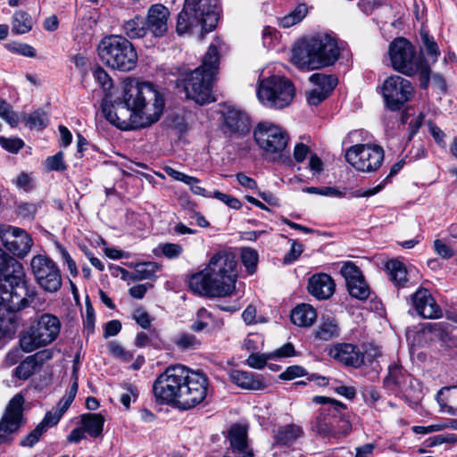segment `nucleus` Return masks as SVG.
Segmentation results:
<instances>
[{"instance_id": "nucleus-1", "label": "nucleus", "mask_w": 457, "mask_h": 457, "mask_svg": "<svg viewBox=\"0 0 457 457\" xmlns=\"http://www.w3.org/2000/svg\"><path fill=\"white\" fill-rule=\"evenodd\" d=\"M164 105V96L158 86L130 80L124 86L122 101H116L112 104L104 99L101 107L110 123L128 129L155 123L162 114Z\"/></svg>"}, {"instance_id": "nucleus-2", "label": "nucleus", "mask_w": 457, "mask_h": 457, "mask_svg": "<svg viewBox=\"0 0 457 457\" xmlns=\"http://www.w3.org/2000/svg\"><path fill=\"white\" fill-rule=\"evenodd\" d=\"M24 278L22 264L0 249V339L14 332L16 312L34 297Z\"/></svg>"}, {"instance_id": "nucleus-3", "label": "nucleus", "mask_w": 457, "mask_h": 457, "mask_svg": "<svg viewBox=\"0 0 457 457\" xmlns=\"http://www.w3.org/2000/svg\"><path fill=\"white\" fill-rule=\"evenodd\" d=\"M237 278L236 254L229 250H220L212 256L204 270L191 276L189 287L201 295L225 297L235 291Z\"/></svg>"}, {"instance_id": "nucleus-4", "label": "nucleus", "mask_w": 457, "mask_h": 457, "mask_svg": "<svg viewBox=\"0 0 457 457\" xmlns=\"http://www.w3.org/2000/svg\"><path fill=\"white\" fill-rule=\"evenodd\" d=\"M220 54L215 45L208 47L202 65L185 73L177 80V87H182L187 99L203 105L215 101L212 94L214 76L218 72Z\"/></svg>"}, {"instance_id": "nucleus-5", "label": "nucleus", "mask_w": 457, "mask_h": 457, "mask_svg": "<svg viewBox=\"0 0 457 457\" xmlns=\"http://www.w3.org/2000/svg\"><path fill=\"white\" fill-rule=\"evenodd\" d=\"M340 50L336 38L328 34L318 35L294 48L292 60L301 69L316 70L335 64Z\"/></svg>"}, {"instance_id": "nucleus-6", "label": "nucleus", "mask_w": 457, "mask_h": 457, "mask_svg": "<svg viewBox=\"0 0 457 457\" xmlns=\"http://www.w3.org/2000/svg\"><path fill=\"white\" fill-rule=\"evenodd\" d=\"M219 15L212 0H185L178 14L176 31L179 35L190 33L201 27V32L208 33L217 26Z\"/></svg>"}, {"instance_id": "nucleus-7", "label": "nucleus", "mask_w": 457, "mask_h": 457, "mask_svg": "<svg viewBox=\"0 0 457 457\" xmlns=\"http://www.w3.org/2000/svg\"><path fill=\"white\" fill-rule=\"evenodd\" d=\"M97 52L104 65L120 71H132L137 62V54L131 42L119 35L104 37L98 44Z\"/></svg>"}, {"instance_id": "nucleus-8", "label": "nucleus", "mask_w": 457, "mask_h": 457, "mask_svg": "<svg viewBox=\"0 0 457 457\" xmlns=\"http://www.w3.org/2000/svg\"><path fill=\"white\" fill-rule=\"evenodd\" d=\"M191 370L183 365L168 367L163 373L158 376L153 385V392L156 401L160 403L175 405L176 399H186L189 402L190 394L197 395V390L185 391L181 393V385L190 378Z\"/></svg>"}, {"instance_id": "nucleus-9", "label": "nucleus", "mask_w": 457, "mask_h": 457, "mask_svg": "<svg viewBox=\"0 0 457 457\" xmlns=\"http://www.w3.org/2000/svg\"><path fill=\"white\" fill-rule=\"evenodd\" d=\"M61 330L59 319L52 314H42L39 319L21 336L20 345L26 353L54 342Z\"/></svg>"}, {"instance_id": "nucleus-10", "label": "nucleus", "mask_w": 457, "mask_h": 457, "mask_svg": "<svg viewBox=\"0 0 457 457\" xmlns=\"http://www.w3.org/2000/svg\"><path fill=\"white\" fill-rule=\"evenodd\" d=\"M295 96L294 84L288 79L280 76L263 79L257 89L258 99L270 108H285L292 103Z\"/></svg>"}, {"instance_id": "nucleus-11", "label": "nucleus", "mask_w": 457, "mask_h": 457, "mask_svg": "<svg viewBox=\"0 0 457 457\" xmlns=\"http://www.w3.org/2000/svg\"><path fill=\"white\" fill-rule=\"evenodd\" d=\"M385 151L378 145L357 144L345 153V160L353 168L361 172L378 170L384 161Z\"/></svg>"}, {"instance_id": "nucleus-12", "label": "nucleus", "mask_w": 457, "mask_h": 457, "mask_svg": "<svg viewBox=\"0 0 457 457\" xmlns=\"http://www.w3.org/2000/svg\"><path fill=\"white\" fill-rule=\"evenodd\" d=\"M389 56L393 68L407 76L420 70H427L420 58L416 57L413 46L406 38L398 37L389 45Z\"/></svg>"}, {"instance_id": "nucleus-13", "label": "nucleus", "mask_w": 457, "mask_h": 457, "mask_svg": "<svg viewBox=\"0 0 457 457\" xmlns=\"http://www.w3.org/2000/svg\"><path fill=\"white\" fill-rule=\"evenodd\" d=\"M30 269L36 282L46 292L54 293L62 287L61 271L46 255H35L30 261Z\"/></svg>"}, {"instance_id": "nucleus-14", "label": "nucleus", "mask_w": 457, "mask_h": 457, "mask_svg": "<svg viewBox=\"0 0 457 457\" xmlns=\"http://www.w3.org/2000/svg\"><path fill=\"white\" fill-rule=\"evenodd\" d=\"M24 396L16 394L8 403L0 420V445L11 443L12 435L26 422L23 415Z\"/></svg>"}, {"instance_id": "nucleus-15", "label": "nucleus", "mask_w": 457, "mask_h": 457, "mask_svg": "<svg viewBox=\"0 0 457 457\" xmlns=\"http://www.w3.org/2000/svg\"><path fill=\"white\" fill-rule=\"evenodd\" d=\"M414 92L411 83L398 75L388 77L382 85V95L386 105L391 111L400 110L411 100Z\"/></svg>"}, {"instance_id": "nucleus-16", "label": "nucleus", "mask_w": 457, "mask_h": 457, "mask_svg": "<svg viewBox=\"0 0 457 457\" xmlns=\"http://www.w3.org/2000/svg\"><path fill=\"white\" fill-rule=\"evenodd\" d=\"M253 138L260 148L272 154L284 151L288 142V135L282 128L267 121L256 126Z\"/></svg>"}, {"instance_id": "nucleus-17", "label": "nucleus", "mask_w": 457, "mask_h": 457, "mask_svg": "<svg viewBox=\"0 0 457 457\" xmlns=\"http://www.w3.org/2000/svg\"><path fill=\"white\" fill-rule=\"evenodd\" d=\"M0 241L8 252L19 258L26 256L33 245L29 233L10 225L0 226Z\"/></svg>"}, {"instance_id": "nucleus-18", "label": "nucleus", "mask_w": 457, "mask_h": 457, "mask_svg": "<svg viewBox=\"0 0 457 457\" xmlns=\"http://www.w3.org/2000/svg\"><path fill=\"white\" fill-rule=\"evenodd\" d=\"M190 378L187 379V381H184L183 385H181V393H185V391L194 390L198 391V395L190 394L189 402H187L186 399L182 400L180 397L176 399L175 406L180 410H190L198 404L202 403L207 397L209 393V379L207 376L200 371L191 370V374H189Z\"/></svg>"}, {"instance_id": "nucleus-19", "label": "nucleus", "mask_w": 457, "mask_h": 457, "mask_svg": "<svg viewBox=\"0 0 457 457\" xmlns=\"http://www.w3.org/2000/svg\"><path fill=\"white\" fill-rule=\"evenodd\" d=\"M222 129L228 137H244L251 130L250 117L242 110L228 107L223 114Z\"/></svg>"}, {"instance_id": "nucleus-20", "label": "nucleus", "mask_w": 457, "mask_h": 457, "mask_svg": "<svg viewBox=\"0 0 457 457\" xmlns=\"http://www.w3.org/2000/svg\"><path fill=\"white\" fill-rule=\"evenodd\" d=\"M413 306L417 313L424 319H439L442 311L428 290L419 289L412 296Z\"/></svg>"}, {"instance_id": "nucleus-21", "label": "nucleus", "mask_w": 457, "mask_h": 457, "mask_svg": "<svg viewBox=\"0 0 457 457\" xmlns=\"http://www.w3.org/2000/svg\"><path fill=\"white\" fill-rule=\"evenodd\" d=\"M170 12L163 4L152 5L145 19L147 30L156 37H162L168 29V19Z\"/></svg>"}, {"instance_id": "nucleus-22", "label": "nucleus", "mask_w": 457, "mask_h": 457, "mask_svg": "<svg viewBox=\"0 0 457 457\" xmlns=\"http://www.w3.org/2000/svg\"><path fill=\"white\" fill-rule=\"evenodd\" d=\"M77 379L72 383L69 392L58 403L57 407L46 413L43 420L38 424L43 426V429L46 431L47 428L55 426L61 420L62 416L70 408L71 404L75 399L78 392Z\"/></svg>"}, {"instance_id": "nucleus-23", "label": "nucleus", "mask_w": 457, "mask_h": 457, "mask_svg": "<svg viewBox=\"0 0 457 457\" xmlns=\"http://www.w3.org/2000/svg\"><path fill=\"white\" fill-rule=\"evenodd\" d=\"M329 354L334 359L347 366L358 368L364 362V354L358 346L343 343L337 344L330 349Z\"/></svg>"}, {"instance_id": "nucleus-24", "label": "nucleus", "mask_w": 457, "mask_h": 457, "mask_svg": "<svg viewBox=\"0 0 457 457\" xmlns=\"http://www.w3.org/2000/svg\"><path fill=\"white\" fill-rule=\"evenodd\" d=\"M228 374L230 381L242 389L258 391L266 387L262 375L239 370H231Z\"/></svg>"}, {"instance_id": "nucleus-25", "label": "nucleus", "mask_w": 457, "mask_h": 457, "mask_svg": "<svg viewBox=\"0 0 457 457\" xmlns=\"http://www.w3.org/2000/svg\"><path fill=\"white\" fill-rule=\"evenodd\" d=\"M316 429L324 437L336 438L342 435H347L351 431V424L343 417H334L328 420L318 419Z\"/></svg>"}, {"instance_id": "nucleus-26", "label": "nucleus", "mask_w": 457, "mask_h": 457, "mask_svg": "<svg viewBox=\"0 0 457 457\" xmlns=\"http://www.w3.org/2000/svg\"><path fill=\"white\" fill-rule=\"evenodd\" d=\"M335 282L326 273L312 276L308 281L309 293L319 300L328 299L335 292Z\"/></svg>"}, {"instance_id": "nucleus-27", "label": "nucleus", "mask_w": 457, "mask_h": 457, "mask_svg": "<svg viewBox=\"0 0 457 457\" xmlns=\"http://www.w3.org/2000/svg\"><path fill=\"white\" fill-rule=\"evenodd\" d=\"M52 358L51 352L47 350L37 352L28 356L15 369V375L20 379H27L40 369L43 363Z\"/></svg>"}, {"instance_id": "nucleus-28", "label": "nucleus", "mask_w": 457, "mask_h": 457, "mask_svg": "<svg viewBox=\"0 0 457 457\" xmlns=\"http://www.w3.org/2000/svg\"><path fill=\"white\" fill-rule=\"evenodd\" d=\"M302 427L296 424H287L279 427L274 435L275 443L278 445L290 446L303 436Z\"/></svg>"}, {"instance_id": "nucleus-29", "label": "nucleus", "mask_w": 457, "mask_h": 457, "mask_svg": "<svg viewBox=\"0 0 457 457\" xmlns=\"http://www.w3.org/2000/svg\"><path fill=\"white\" fill-rule=\"evenodd\" d=\"M230 447L234 453L241 454L251 449L247 442V428L242 425H233L228 431Z\"/></svg>"}, {"instance_id": "nucleus-30", "label": "nucleus", "mask_w": 457, "mask_h": 457, "mask_svg": "<svg viewBox=\"0 0 457 457\" xmlns=\"http://www.w3.org/2000/svg\"><path fill=\"white\" fill-rule=\"evenodd\" d=\"M316 310L310 304L302 303L295 307L291 312V320L299 327H310L316 320Z\"/></svg>"}, {"instance_id": "nucleus-31", "label": "nucleus", "mask_w": 457, "mask_h": 457, "mask_svg": "<svg viewBox=\"0 0 457 457\" xmlns=\"http://www.w3.org/2000/svg\"><path fill=\"white\" fill-rule=\"evenodd\" d=\"M437 402L442 411L457 416V386L442 388L437 394Z\"/></svg>"}, {"instance_id": "nucleus-32", "label": "nucleus", "mask_w": 457, "mask_h": 457, "mask_svg": "<svg viewBox=\"0 0 457 457\" xmlns=\"http://www.w3.org/2000/svg\"><path fill=\"white\" fill-rule=\"evenodd\" d=\"M81 425L86 433L92 437H98L102 435L104 418L101 413H85L81 415Z\"/></svg>"}, {"instance_id": "nucleus-33", "label": "nucleus", "mask_w": 457, "mask_h": 457, "mask_svg": "<svg viewBox=\"0 0 457 457\" xmlns=\"http://www.w3.org/2000/svg\"><path fill=\"white\" fill-rule=\"evenodd\" d=\"M145 26V19L137 15L126 21L122 25V29L128 37L134 39L144 37L147 34L148 30Z\"/></svg>"}, {"instance_id": "nucleus-34", "label": "nucleus", "mask_w": 457, "mask_h": 457, "mask_svg": "<svg viewBox=\"0 0 457 457\" xmlns=\"http://www.w3.org/2000/svg\"><path fill=\"white\" fill-rule=\"evenodd\" d=\"M386 269L388 271L390 280L398 287H403L408 282L407 270L404 264L397 260L386 262Z\"/></svg>"}, {"instance_id": "nucleus-35", "label": "nucleus", "mask_w": 457, "mask_h": 457, "mask_svg": "<svg viewBox=\"0 0 457 457\" xmlns=\"http://www.w3.org/2000/svg\"><path fill=\"white\" fill-rule=\"evenodd\" d=\"M309 80L316 88L322 89V92L328 96L334 90L338 82L337 78L334 75L324 73H314L310 77Z\"/></svg>"}, {"instance_id": "nucleus-36", "label": "nucleus", "mask_w": 457, "mask_h": 457, "mask_svg": "<svg viewBox=\"0 0 457 457\" xmlns=\"http://www.w3.org/2000/svg\"><path fill=\"white\" fill-rule=\"evenodd\" d=\"M159 268V265L154 262L137 263L130 278L133 280L150 279L154 277Z\"/></svg>"}, {"instance_id": "nucleus-37", "label": "nucleus", "mask_w": 457, "mask_h": 457, "mask_svg": "<svg viewBox=\"0 0 457 457\" xmlns=\"http://www.w3.org/2000/svg\"><path fill=\"white\" fill-rule=\"evenodd\" d=\"M403 161L395 162L391 167L389 174L378 186L364 191L359 190L356 194V196L370 197L378 194L389 182L390 179L400 171V170L403 167Z\"/></svg>"}, {"instance_id": "nucleus-38", "label": "nucleus", "mask_w": 457, "mask_h": 457, "mask_svg": "<svg viewBox=\"0 0 457 457\" xmlns=\"http://www.w3.org/2000/svg\"><path fill=\"white\" fill-rule=\"evenodd\" d=\"M174 345L180 350H195L198 349L202 341L195 335L188 332H182L173 339Z\"/></svg>"}, {"instance_id": "nucleus-39", "label": "nucleus", "mask_w": 457, "mask_h": 457, "mask_svg": "<svg viewBox=\"0 0 457 457\" xmlns=\"http://www.w3.org/2000/svg\"><path fill=\"white\" fill-rule=\"evenodd\" d=\"M339 336V328L335 320H328L320 323L316 330V337L320 340H330Z\"/></svg>"}, {"instance_id": "nucleus-40", "label": "nucleus", "mask_w": 457, "mask_h": 457, "mask_svg": "<svg viewBox=\"0 0 457 457\" xmlns=\"http://www.w3.org/2000/svg\"><path fill=\"white\" fill-rule=\"evenodd\" d=\"M32 28V20L30 16L21 11L14 13L12 18V31L17 34L29 32Z\"/></svg>"}, {"instance_id": "nucleus-41", "label": "nucleus", "mask_w": 457, "mask_h": 457, "mask_svg": "<svg viewBox=\"0 0 457 457\" xmlns=\"http://www.w3.org/2000/svg\"><path fill=\"white\" fill-rule=\"evenodd\" d=\"M347 286L349 294L359 300H366L370 295V287L366 284L363 276L359 279L350 282Z\"/></svg>"}, {"instance_id": "nucleus-42", "label": "nucleus", "mask_w": 457, "mask_h": 457, "mask_svg": "<svg viewBox=\"0 0 457 457\" xmlns=\"http://www.w3.org/2000/svg\"><path fill=\"white\" fill-rule=\"evenodd\" d=\"M405 371L401 366L390 365L388 368V375L385 378V384L387 386H401L405 382Z\"/></svg>"}, {"instance_id": "nucleus-43", "label": "nucleus", "mask_w": 457, "mask_h": 457, "mask_svg": "<svg viewBox=\"0 0 457 457\" xmlns=\"http://www.w3.org/2000/svg\"><path fill=\"white\" fill-rule=\"evenodd\" d=\"M241 261L249 274L255 272L258 263V253L252 248H244L241 252Z\"/></svg>"}, {"instance_id": "nucleus-44", "label": "nucleus", "mask_w": 457, "mask_h": 457, "mask_svg": "<svg viewBox=\"0 0 457 457\" xmlns=\"http://www.w3.org/2000/svg\"><path fill=\"white\" fill-rule=\"evenodd\" d=\"M47 123V115L42 110L33 112L26 119V124L30 129H43L46 127Z\"/></svg>"}, {"instance_id": "nucleus-45", "label": "nucleus", "mask_w": 457, "mask_h": 457, "mask_svg": "<svg viewBox=\"0 0 457 457\" xmlns=\"http://www.w3.org/2000/svg\"><path fill=\"white\" fill-rule=\"evenodd\" d=\"M307 5L304 4H299L294 12H292L289 15L285 16L281 23L283 27H291L298 22H300L307 13Z\"/></svg>"}, {"instance_id": "nucleus-46", "label": "nucleus", "mask_w": 457, "mask_h": 457, "mask_svg": "<svg viewBox=\"0 0 457 457\" xmlns=\"http://www.w3.org/2000/svg\"><path fill=\"white\" fill-rule=\"evenodd\" d=\"M209 320H212V314L205 308L199 309L196 313V320L191 325V329L195 332L204 330L211 325Z\"/></svg>"}, {"instance_id": "nucleus-47", "label": "nucleus", "mask_w": 457, "mask_h": 457, "mask_svg": "<svg viewBox=\"0 0 457 457\" xmlns=\"http://www.w3.org/2000/svg\"><path fill=\"white\" fill-rule=\"evenodd\" d=\"M420 37L427 54L429 55L431 61L435 62L440 54L437 44L435 42L434 38L430 37L426 31L422 30L420 32Z\"/></svg>"}, {"instance_id": "nucleus-48", "label": "nucleus", "mask_w": 457, "mask_h": 457, "mask_svg": "<svg viewBox=\"0 0 457 457\" xmlns=\"http://www.w3.org/2000/svg\"><path fill=\"white\" fill-rule=\"evenodd\" d=\"M93 77L95 80L100 85L104 92H108L112 87V80L109 74L99 65L93 69Z\"/></svg>"}, {"instance_id": "nucleus-49", "label": "nucleus", "mask_w": 457, "mask_h": 457, "mask_svg": "<svg viewBox=\"0 0 457 457\" xmlns=\"http://www.w3.org/2000/svg\"><path fill=\"white\" fill-rule=\"evenodd\" d=\"M0 116L12 127L18 125L19 118L15 112L12 110L11 105L0 98Z\"/></svg>"}, {"instance_id": "nucleus-50", "label": "nucleus", "mask_w": 457, "mask_h": 457, "mask_svg": "<svg viewBox=\"0 0 457 457\" xmlns=\"http://www.w3.org/2000/svg\"><path fill=\"white\" fill-rule=\"evenodd\" d=\"M341 274L345 279L346 285L359 279L362 276L360 269L353 262H345L341 268Z\"/></svg>"}, {"instance_id": "nucleus-51", "label": "nucleus", "mask_w": 457, "mask_h": 457, "mask_svg": "<svg viewBox=\"0 0 457 457\" xmlns=\"http://www.w3.org/2000/svg\"><path fill=\"white\" fill-rule=\"evenodd\" d=\"M270 358V354L252 353L245 361V364L256 370L264 368Z\"/></svg>"}, {"instance_id": "nucleus-52", "label": "nucleus", "mask_w": 457, "mask_h": 457, "mask_svg": "<svg viewBox=\"0 0 457 457\" xmlns=\"http://www.w3.org/2000/svg\"><path fill=\"white\" fill-rule=\"evenodd\" d=\"M46 431L42 425H37L29 435L22 438L20 445L23 447H33Z\"/></svg>"}, {"instance_id": "nucleus-53", "label": "nucleus", "mask_w": 457, "mask_h": 457, "mask_svg": "<svg viewBox=\"0 0 457 457\" xmlns=\"http://www.w3.org/2000/svg\"><path fill=\"white\" fill-rule=\"evenodd\" d=\"M212 197L218 199L219 201L228 205L229 208L234 210H239L242 207V204L239 201V199L231 195H228L218 190L214 191L213 194H212Z\"/></svg>"}, {"instance_id": "nucleus-54", "label": "nucleus", "mask_w": 457, "mask_h": 457, "mask_svg": "<svg viewBox=\"0 0 457 457\" xmlns=\"http://www.w3.org/2000/svg\"><path fill=\"white\" fill-rule=\"evenodd\" d=\"M124 389L125 392L120 395V400L123 406L129 409L131 401L137 400L138 396V390L135 386L131 384L124 385Z\"/></svg>"}, {"instance_id": "nucleus-55", "label": "nucleus", "mask_w": 457, "mask_h": 457, "mask_svg": "<svg viewBox=\"0 0 457 457\" xmlns=\"http://www.w3.org/2000/svg\"><path fill=\"white\" fill-rule=\"evenodd\" d=\"M306 375L307 371L303 367L300 365H293L287 367V370L279 375V378L282 380H292Z\"/></svg>"}, {"instance_id": "nucleus-56", "label": "nucleus", "mask_w": 457, "mask_h": 457, "mask_svg": "<svg viewBox=\"0 0 457 457\" xmlns=\"http://www.w3.org/2000/svg\"><path fill=\"white\" fill-rule=\"evenodd\" d=\"M46 168L48 170H64L66 169V165L63 162V154L62 152L57 153L53 156H49L46 160Z\"/></svg>"}, {"instance_id": "nucleus-57", "label": "nucleus", "mask_w": 457, "mask_h": 457, "mask_svg": "<svg viewBox=\"0 0 457 457\" xmlns=\"http://www.w3.org/2000/svg\"><path fill=\"white\" fill-rule=\"evenodd\" d=\"M108 349L110 353L116 358L121 359L123 361H130L132 359V354L126 351L123 346L115 341H111L108 343Z\"/></svg>"}, {"instance_id": "nucleus-58", "label": "nucleus", "mask_w": 457, "mask_h": 457, "mask_svg": "<svg viewBox=\"0 0 457 457\" xmlns=\"http://www.w3.org/2000/svg\"><path fill=\"white\" fill-rule=\"evenodd\" d=\"M83 324L85 329L87 330L88 333H92L95 328V313L92 304L88 297L86 299V314L83 320Z\"/></svg>"}, {"instance_id": "nucleus-59", "label": "nucleus", "mask_w": 457, "mask_h": 457, "mask_svg": "<svg viewBox=\"0 0 457 457\" xmlns=\"http://www.w3.org/2000/svg\"><path fill=\"white\" fill-rule=\"evenodd\" d=\"M163 255L169 259L178 258L183 252V248L179 244L166 243L161 246Z\"/></svg>"}, {"instance_id": "nucleus-60", "label": "nucleus", "mask_w": 457, "mask_h": 457, "mask_svg": "<svg viewBox=\"0 0 457 457\" xmlns=\"http://www.w3.org/2000/svg\"><path fill=\"white\" fill-rule=\"evenodd\" d=\"M434 249L436 253L444 259H449L454 254L453 249L440 239H436L434 241Z\"/></svg>"}, {"instance_id": "nucleus-61", "label": "nucleus", "mask_w": 457, "mask_h": 457, "mask_svg": "<svg viewBox=\"0 0 457 457\" xmlns=\"http://www.w3.org/2000/svg\"><path fill=\"white\" fill-rule=\"evenodd\" d=\"M328 96L322 92V89L314 87L307 93V102L310 105H318L323 102Z\"/></svg>"}, {"instance_id": "nucleus-62", "label": "nucleus", "mask_w": 457, "mask_h": 457, "mask_svg": "<svg viewBox=\"0 0 457 457\" xmlns=\"http://www.w3.org/2000/svg\"><path fill=\"white\" fill-rule=\"evenodd\" d=\"M303 245L296 241H293L290 251L284 257V263H291L295 262L303 253Z\"/></svg>"}, {"instance_id": "nucleus-63", "label": "nucleus", "mask_w": 457, "mask_h": 457, "mask_svg": "<svg viewBox=\"0 0 457 457\" xmlns=\"http://www.w3.org/2000/svg\"><path fill=\"white\" fill-rule=\"evenodd\" d=\"M428 126H429L430 134L433 137L436 143L441 147H445L446 144H445V132L439 127H437L435 123L429 122Z\"/></svg>"}, {"instance_id": "nucleus-64", "label": "nucleus", "mask_w": 457, "mask_h": 457, "mask_svg": "<svg viewBox=\"0 0 457 457\" xmlns=\"http://www.w3.org/2000/svg\"><path fill=\"white\" fill-rule=\"evenodd\" d=\"M38 210V205L32 203H22L18 206V212L23 218H30L35 215Z\"/></svg>"}]
</instances>
